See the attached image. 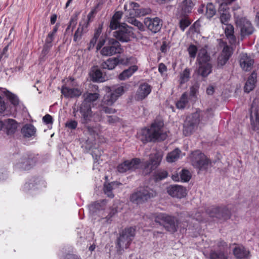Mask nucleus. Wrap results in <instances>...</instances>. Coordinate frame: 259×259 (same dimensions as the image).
<instances>
[{
	"label": "nucleus",
	"mask_w": 259,
	"mask_h": 259,
	"mask_svg": "<svg viewBox=\"0 0 259 259\" xmlns=\"http://www.w3.org/2000/svg\"><path fill=\"white\" fill-rule=\"evenodd\" d=\"M181 151L178 148L175 149L173 151L169 152L166 156V160L168 162L176 161L180 157Z\"/></svg>",
	"instance_id": "39"
},
{
	"label": "nucleus",
	"mask_w": 259,
	"mask_h": 259,
	"mask_svg": "<svg viewBox=\"0 0 259 259\" xmlns=\"http://www.w3.org/2000/svg\"><path fill=\"white\" fill-rule=\"evenodd\" d=\"M6 96L10 103L14 106H17L19 105V100L17 96L15 94L9 91H7L6 93Z\"/></svg>",
	"instance_id": "45"
},
{
	"label": "nucleus",
	"mask_w": 259,
	"mask_h": 259,
	"mask_svg": "<svg viewBox=\"0 0 259 259\" xmlns=\"http://www.w3.org/2000/svg\"><path fill=\"white\" fill-rule=\"evenodd\" d=\"M216 13L214 6L211 3L207 4L206 7L205 16L207 18L211 19Z\"/></svg>",
	"instance_id": "44"
},
{
	"label": "nucleus",
	"mask_w": 259,
	"mask_h": 259,
	"mask_svg": "<svg viewBox=\"0 0 259 259\" xmlns=\"http://www.w3.org/2000/svg\"><path fill=\"white\" fill-rule=\"evenodd\" d=\"M102 109V110L107 114H112L116 112V110L115 109H113L111 107H107V105H104L103 106V105H101Z\"/></svg>",
	"instance_id": "61"
},
{
	"label": "nucleus",
	"mask_w": 259,
	"mask_h": 259,
	"mask_svg": "<svg viewBox=\"0 0 259 259\" xmlns=\"http://www.w3.org/2000/svg\"><path fill=\"white\" fill-rule=\"evenodd\" d=\"M190 76V70L188 68H186L180 74V84H182L189 80Z\"/></svg>",
	"instance_id": "46"
},
{
	"label": "nucleus",
	"mask_w": 259,
	"mask_h": 259,
	"mask_svg": "<svg viewBox=\"0 0 259 259\" xmlns=\"http://www.w3.org/2000/svg\"><path fill=\"white\" fill-rule=\"evenodd\" d=\"M118 64H120L119 57L110 58L101 63V67L102 69L112 70Z\"/></svg>",
	"instance_id": "30"
},
{
	"label": "nucleus",
	"mask_w": 259,
	"mask_h": 259,
	"mask_svg": "<svg viewBox=\"0 0 259 259\" xmlns=\"http://www.w3.org/2000/svg\"><path fill=\"white\" fill-rule=\"evenodd\" d=\"M131 23L134 26L137 27V28L140 31H143L145 29L144 25L142 22L136 19L132 20Z\"/></svg>",
	"instance_id": "56"
},
{
	"label": "nucleus",
	"mask_w": 259,
	"mask_h": 259,
	"mask_svg": "<svg viewBox=\"0 0 259 259\" xmlns=\"http://www.w3.org/2000/svg\"><path fill=\"white\" fill-rule=\"evenodd\" d=\"M152 87L147 82L140 84L135 95V99L137 101H141L146 99L151 93Z\"/></svg>",
	"instance_id": "18"
},
{
	"label": "nucleus",
	"mask_w": 259,
	"mask_h": 259,
	"mask_svg": "<svg viewBox=\"0 0 259 259\" xmlns=\"http://www.w3.org/2000/svg\"><path fill=\"white\" fill-rule=\"evenodd\" d=\"M189 56L190 58L194 59L196 57L198 49L196 46L191 44L187 49Z\"/></svg>",
	"instance_id": "53"
},
{
	"label": "nucleus",
	"mask_w": 259,
	"mask_h": 259,
	"mask_svg": "<svg viewBox=\"0 0 259 259\" xmlns=\"http://www.w3.org/2000/svg\"><path fill=\"white\" fill-rule=\"evenodd\" d=\"M91 76L94 81L102 82L105 81V76L100 69L93 68L92 70Z\"/></svg>",
	"instance_id": "36"
},
{
	"label": "nucleus",
	"mask_w": 259,
	"mask_h": 259,
	"mask_svg": "<svg viewBox=\"0 0 259 259\" xmlns=\"http://www.w3.org/2000/svg\"><path fill=\"white\" fill-rule=\"evenodd\" d=\"M113 186L112 183H108L104 186V192L108 197L110 198H113L114 195L112 192Z\"/></svg>",
	"instance_id": "51"
},
{
	"label": "nucleus",
	"mask_w": 259,
	"mask_h": 259,
	"mask_svg": "<svg viewBox=\"0 0 259 259\" xmlns=\"http://www.w3.org/2000/svg\"><path fill=\"white\" fill-rule=\"evenodd\" d=\"M167 193L172 197L182 198L187 195L186 189L182 186L171 185L167 187Z\"/></svg>",
	"instance_id": "19"
},
{
	"label": "nucleus",
	"mask_w": 259,
	"mask_h": 259,
	"mask_svg": "<svg viewBox=\"0 0 259 259\" xmlns=\"http://www.w3.org/2000/svg\"><path fill=\"white\" fill-rule=\"evenodd\" d=\"M226 26L225 28V33L227 38L229 40L230 44L233 45L236 42V37L234 34V27L231 24H226Z\"/></svg>",
	"instance_id": "34"
},
{
	"label": "nucleus",
	"mask_w": 259,
	"mask_h": 259,
	"mask_svg": "<svg viewBox=\"0 0 259 259\" xmlns=\"http://www.w3.org/2000/svg\"><path fill=\"white\" fill-rule=\"evenodd\" d=\"M235 23L237 27L240 29L241 37L252 34L254 28L251 22L245 17L235 18Z\"/></svg>",
	"instance_id": "12"
},
{
	"label": "nucleus",
	"mask_w": 259,
	"mask_h": 259,
	"mask_svg": "<svg viewBox=\"0 0 259 259\" xmlns=\"http://www.w3.org/2000/svg\"><path fill=\"white\" fill-rule=\"evenodd\" d=\"M241 67L245 71H247L251 70L254 63L253 59L248 56L247 54L242 53L240 55L239 60Z\"/></svg>",
	"instance_id": "24"
},
{
	"label": "nucleus",
	"mask_w": 259,
	"mask_h": 259,
	"mask_svg": "<svg viewBox=\"0 0 259 259\" xmlns=\"http://www.w3.org/2000/svg\"><path fill=\"white\" fill-rule=\"evenodd\" d=\"M212 71V65L210 63L199 64L198 72L203 77L207 76Z\"/></svg>",
	"instance_id": "37"
},
{
	"label": "nucleus",
	"mask_w": 259,
	"mask_h": 259,
	"mask_svg": "<svg viewBox=\"0 0 259 259\" xmlns=\"http://www.w3.org/2000/svg\"><path fill=\"white\" fill-rule=\"evenodd\" d=\"M36 162L37 158L34 154L28 153L24 154L15 165L18 168L28 170L34 167Z\"/></svg>",
	"instance_id": "11"
},
{
	"label": "nucleus",
	"mask_w": 259,
	"mask_h": 259,
	"mask_svg": "<svg viewBox=\"0 0 259 259\" xmlns=\"http://www.w3.org/2000/svg\"><path fill=\"white\" fill-rule=\"evenodd\" d=\"M138 70V66L136 65H131L127 69L124 70L118 76L120 80H124L131 77L134 73Z\"/></svg>",
	"instance_id": "31"
},
{
	"label": "nucleus",
	"mask_w": 259,
	"mask_h": 259,
	"mask_svg": "<svg viewBox=\"0 0 259 259\" xmlns=\"http://www.w3.org/2000/svg\"><path fill=\"white\" fill-rule=\"evenodd\" d=\"M154 221L156 223L163 226L168 232L174 233L178 231L180 221L177 217L165 213L155 214Z\"/></svg>",
	"instance_id": "4"
},
{
	"label": "nucleus",
	"mask_w": 259,
	"mask_h": 259,
	"mask_svg": "<svg viewBox=\"0 0 259 259\" xmlns=\"http://www.w3.org/2000/svg\"><path fill=\"white\" fill-rule=\"evenodd\" d=\"M122 51V49L119 42L114 38H110L106 45L102 49L101 53L103 56H108L120 54Z\"/></svg>",
	"instance_id": "10"
},
{
	"label": "nucleus",
	"mask_w": 259,
	"mask_h": 259,
	"mask_svg": "<svg viewBox=\"0 0 259 259\" xmlns=\"http://www.w3.org/2000/svg\"><path fill=\"white\" fill-rule=\"evenodd\" d=\"M193 6L192 0H184L179 4L176 14L189 16L192 13Z\"/></svg>",
	"instance_id": "21"
},
{
	"label": "nucleus",
	"mask_w": 259,
	"mask_h": 259,
	"mask_svg": "<svg viewBox=\"0 0 259 259\" xmlns=\"http://www.w3.org/2000/svg\"><path fill=\"white\" fill-rule=\"evenodd\" d=\"M78 111L81 115V123L85 125L89 123L91 121L93 113L91 104L82 102L79 106Z\"/></svg>",
	"instance_id": "14"
},
{
	"label": "nucleus",
	"mask_w": 259,
	"mask_h": 259,
	"mask_svg": "<svg viewBox=\"0 0 259 259\" xmlns=\"http://www.w3.org/2000/svg\"><path fill=\"white\" fill-rule=\"evenodd\" d=\"M103 29V25L100 24L97 28L95 30L93 37L95 38L99 39Z\"/></svg>",
	"instance_id": "62"
},
{
	"label": "nucleus",
	"mask_w": 259,
	"mask_h": 259,
	"mask_svg": "<svg viewBox=\"0 0 259 259\" xmlns=\"http://www.w3.org/2000/svg\"><path fill=\"white\" fill-rule=\"evenodd\" d=\"M117 170L120 172H124L129 170L126 163H125V161L118 165Z\"/></svg>",
	"instance_id": "60"
},
{
	"label": "nucleus",
	"mask_w": 259,
	"mask_h": 259,
	"mask_svg": "<svg viewBox=\"0 0 259 259\" xmlns=\"http://www.w3.org/2000/svg\"><path fill=\"white\" fill-rule=\"evenodd\" d=\"M162 157V156L160 154L156 153L153 156L151 157L149 161H147L145 163V168L150 167L149 172L152 171L159 165Z\"/></svg>",
	"instance_id": "26"
},
{
	"label": "nucleus",
	"mask_w": 259,
	"mask_h": 259,
	"mask_svg": "<svg viewBox=\"0 0 259 259\" xmlns=\"http://www.w3.org/2000/svg\"><path fill=\"white\" fill-rule=\"evenodd\" d=\"M181 181L183 182H188L191 178L190 171L186 169H183L180 172Z\"/></svg>",
	"instance_id": "47"
},
{
	"label": "nucleus",
	"mask_w": 259,
	"mask_h": 259,
	"mask_svg": "<svg viewBox=\"0 0 259 259\" xmlns=\"http://www.w3.org/2000/svg\"><path fill=\"white\" fill-rule=\"evenodd\" d=\"M210 57L208 54L206 50L205 49L200 50L197 57V62L198 64L210 63Z\"/></svg>",
	"instance_id": "32"
},
{
	"label": "nucleus",
	"mask_w": 259,
	"mask_h": 259,
	"mask_svg": "<svg viewBox=\"0 0 259 259\" xmlns=\"http://www.w3.org/2000/svg\"><path fill=\"white\" fill-rule=\"evenodd\" d=\"M36 128L31 124H25L22 128V133L25 138H30L35 135Z\"/></svg>",
	"instance_id": "35"
},
{
	"label": "nucleus",
	"mask_w": 259,
	"mask_h": 259,
	"mask_svg": "<svg viewBox=\"0 0 259 259\" xmlns=\"http://www.w3.org/2000/svg\"><path fill=\"white\" fill-rule=\"evenodd\" d=\"M52 46V43L45 41L41 51V55L42 57H45L49 53Z\"/></svg>",
	"instance_id": "52"
},
{
	"label": "nucleus",
	"mask_w": 259,
	"mask_h": 259,
	"mask_svg": "<svg viewBox=\"0 0 259 259\" xmlns=\"http://www.w3.org/2000/svg\"><path fill=\"white\" fill-rule=\"evenodd\" d=\"M233 254L236 259H247L250 256V251L243 246L235 247Z\"/></svg>",
	"instance_id": "27"
},
{
	"label": "nucleus",
	"mask_w": 259,
	"mask_h": 259,
	"mask_svg": "<svg viewBox=\"0 0 259 259\" xmlns=\"http://www.w3.org/2000/svg\"><path fill=\"white\" fill-rule=\"evenodd\" d=\"M88 26H85V24L80 22L79 23L78 27L75 31L73 35V40L75 42L81 39L82 34L86 33L88 31Z\"/></svg>",
	"instance_id": "33"
},
{
	"label": "nucleus",
	"mask_w": 259,
	"mask_h": 259,
	"mask_svg": "<svg viewBox=\"0 0 259 259\" xmlns=\"http://www.w3.org/2000/svg\"><path fill=\"white\" fill-rule=\"evenodd\" d=\"M198 91V87L197 85H193L190 88V96L196 97V94Z\"/></svg>",
	"instance_id": "64"
},
{
	"label": "nucleus",
	"mask_w": 259,
	"mask_h": 259,
	"mask_svg": "<svg viewBox=\"0 0 259 259\" xmlns=\"http://www.w3.org/2000/svg\"><path fill=\"white\" fill-rule=\"evenodd\" d=\"M144 25L153 33L159 32L162 26V21L158 17L151 18L146 17L144 19Z\"/></svg>",
	"instance_id": "15"
},
{
	"label": "nucleus",
	"mask_w": 259,
	"mask_h": 259,
	"mask_svg": "<svg viewBox=\"0 0 259 259\" xmlns=\"http://www.w3.org/2000/svg\"><path fill=\"white\" fill-rule=\"evenodd\" d=\"M206 212L212 218L226 221L230 218L231 212L226 207L212 206L206 209Z\"/></svg>",
	"instance_id": "9"
},
{
	"label": "nucleus",
	"mask_w": 259,
	"mask_h": 259,
	"mask_svg": "<svg viewBox=\"0 0 259 259\" xmlns=\"http://www.w3.org/2000/svg\"><path fill=\"white\" fill-rule=\"evenodd\" d=\"M140 162V159L137 158H133L131 160H125V163H126L129 170L137 168Z\"/></svg>",
	"instance_id": "48"
},
{
	"label": "nucleus",
	"mask_w": 259,
	"mask_h": 259,
	"mask_svg": "<svg viewBox=\"0 0 259 259\" xmlns=\"http://www.w3.org/2000/svg\"><path fill=\"white\" fill-rule=\"evenodd\" d=\"M120 64L124 66H128L130 65H136L137 63V59L133 56L126 58H119Z\"/></svg>",
	"instance_id": "43"
},
{
	"label": "nucleus",
	"mask_w": 259,
	"mask_h": 259,
	"mask_svg": "<svg viewBox=\"0 0 259 259\" xmlns=\"http://www.w3.org/2000/svg\"><path fill=\"white\" fill-rule=\"evenodd\" d=\"M124 92V88L122 86L116 88L112 92H108L104 96L101 105L112 106Z\"/></svg>",
	"instance_id": "13"
},
{
	"label": "nucleus",
	"mask_w": 259,
	"mask_h": 259,
	"mask_svg": "<svg viewBox=\"0 0 259 259\" xmlns=\"http://www.w3.org/2000/svg\"><path fill=\"white\" fill-rule=\"evenodd\" d=\"M168 172L165 170H158L153 176V180L155 182H159L167 178Z\"/></svg>",
	"instance_id": "42"
},
{
	"label": "nucleus",
	"mask_w": 259,
	"mask_h": 259,
	"mask_svg": "<svg viewBox=\"0 0 259 259\" xmlns=\"http://www.w3.org/2000/svg\"><path fill=\"white\" fill-rule=\"evenodd\" d=\"M77 125H78V122L76 120H72V119L68 120L65 123V127H66L70 130L76 129V128L77 126Z\"/></svg>",
	"instance_id": "55"
},
{
	"label": "nucleus",
	"mask_w": 259,
	"mask_h": 259,
	"mask_svg": "<svg viewBox=\"0 0 259 259\" xmlns=\"http://www.w3.org/2000/svg\"><path fill=\"white\" fill-rule=\"evenodd\" d=\"M107 213L108 214L106 215L105 214H102L100 220H105L106 224H111L113 221L112 218L117 213V209L116 207H111Z\"/></svg>",
	"instance_id": "38"
},
{
	"label": "nucleus",
	"mask_w": 259,
	"mask_h": 259,
	"mask_svg": "<svg viewBox=\"0 0 259 259\" xmlns=\"http://www.w3.org/2000/svg\"><path fill=\"white\" fill-rule=\"evenodd\" d=\"M138 138L144 143L161 142L167 137L166 132L164 130V123L161 121H155L149 128L143 127L137 133Z\"/></svg>",
	"instance_id": "1"
},
{
	"label": "nucleus",
	"mask_w": 259,
	"mask_h": 259,
	"mask_svg": "<svg viewBox=\"0 0 259 259\" xmlns=\"http://www.w3.org/2000/svg\"><path fill=\"white\" fill-rule=\"evenodd\" d=\"M134 35L133 28L125 23H122L119 29L113 32V36L116 40L122 42H129L134 37Z\"/></svg>",
	"instance_id": "8"
},
{
	"label": "nucleus",
	"mask_w": 259,
	"mask_h": 259,
	"mask_svg": "<svg viewBox=\"0 0 259 259\" xmlns=\"http://www.w3.org/2000/svg\"><path fill=\"white\" fill-rule=\"evenodd\" d=\"M61 94L65 98H78L82 93V90L79 88H70L65 85L62 86L61 90Z\"/></svg>",
	"instance_id": "20"
},
{
	"label": "nucleus",
	"mask_w": 259,
	"mask_h": 259,
	"mask_svg": "<svg viewBox=\"0 0 259 259\" xmlns=\"http://www.w3.org/2000/svg\"><path fill=\"white\" fill-rule=\"evenodd\" d=\"M200 26V22L197 20L190 26L189 30L192 32H197L199 30Z\"/></svg>",
	"instance_id": "59"
},
{
	"label": "nucleus",
	"mask_w": 259,
	"mask_h": 259,
	"mask_svg": "<svg viewBox=\"0 0 259 259\" xmlns=\"http://www.w3.org/2000/svg\"><path fill=\"white\" fill-rule=\"evenodd\" d=\"M77 23V15L72 16L69 21L67 27L66 29V32H67L71 28V32H73L74 28Z\"/></svg>",
	"instance_id": "49"
},
{
	"label": "nucleus",
	"mask_w": 259,
	"mask_h": 259,
	"mask_svg": "<svg viewBox=\"0 0 259 259\" xmlns=\"http://www.w3.org/2000/svg\"><path fill=\"white\" fill-rule=\"evenodd\" d=\"M122 25V23L120 24L119 21L111 18L110 22L109 28L111 30H118Z\"/></svg>",
	"instance_id": "54"
},
{
	"label": "nucleus",
	"mask_w": 259,
	"mask_h": 259,
	"mask_svg": "<svg viewBox=\"0 0 259 259\" xmlns=\"http://www.w3.org/2000/svg\"><path fill=\"white\" fill-rule=\"evenodd\" d=\"M107 204L106 199L100 200L93 202L90 205V210L93 213H97L103 211V213H105V209Z\"/></svg>",
	"instance_id": "25"
},
{
	"label": "nucleus",
	"mask_w": 259,
	"mask_h": 259,
	"mask_svg": "<svg viewBox=\"0 0 259 259\" xmlns=\"http://www.w3.org/2000/svg\"><path fill=\"white\" fill-rule=\"evenodd\" d=\"M250 122L254 131L259 129V102L256 104L255 101L252 103L250 108Z\"/></svg>",
	"instance_id": "17"
},
{
	"label": "nucleus",
	"mask_w": 259,
	"mask_h": 259,
	"mask_svg": "<svg viewBox=\"0 0 259 259\" xmlns=\"http://www.w3.org/2000/svg\"><path fill=\"white\" fill-rule=\"evenodd\" d=\"M4 128L3 131L5 132L7 135L11 136L13 135L17 128V122L13 119H8L4 121Z\"/></svg>",
	"instance_id": "23"
},
{
	"label": "nucleus",
	"mask_w": 259,
	"mask_h": 259,
	"mask_svg": "<svg viewBox=\"0 0 259 259\" xmlns=\"http://www.w3.org/2000/svg\"><path fill=\"white\" fill-rule=\"evenodd\" d=\"M212 248L209 254L210 259H227L225 251L227 249L228 244L225 241L221 239L215 241Z\"/></svg>",
	"instance_id": "7"
},
{
	"label": "nucleus",
	"mask_w": 259,
	"mask_h": 259,
	"mask_svg": "<svg viewBox=\"0 0 259 259\" xmlns=\"http://www.w3.org/2000/svg\"><path fill=\"white\" fill-rule=\"evenodd\" d=\"M213 116V111L211 108L205 111H197L192 113L191 117L187 118L184 125V134L185 136L190 135L197 127L200 122L204 124Z\"/></svg>",
	"instance_id": "2"
},
{
	"label": "nucleus",
	"mask_w": 259,
	"mask_h": 259,
	"mask_svg": "<svg viewBox=\"0 0 259 259\" xmlns=\"http://www.w3.org/2000/svg\"><path fill=\"white\" fill-rule=\"evenodd\" d=\"M191 161L193 166L199 171H206L211 164L210 160L199 150L192 153Z\"/></svg>",
	"instance_id": "6"
},
{
	"label": "nucleus",
	"mask_w": 259,
	"mask_h": 259,
	"mask_svg": "<svg viewBox=\"0 0 259 259\" xmlns=\"http://www.w3.org/2000/svg\"><path fill=\"white\" fill-rule=\"evenodd\" d=\"M176 17L179 20V26L182 31H184L192 23V21L189 15L176 14Z\"/></svg>",
	"instance_id": "29"
},
{
	"label": "nucleus",
	"mask_w": 259,
	"mask_h": 259,
	"mask_svg": "<svg viewBox=\"0 0 259 259\" xmlns=\"http://www.w3.org/2000/svg\"><path fill=\"white\" fill-rule=\"evenodd\" d=\"M136 229L133 227H126L119 233L117 238V246L123 249L127 248L135 236Z\"/></svg>",
	"instance_id": "5"
},
{
	"label": "nucleus",
	"mask_w": 259,
	"mask_h": 259,
	"mask_svg": "<svg viewBox=\"0 0 259 259\" xmlns=\"http://www.w3.org/2000/svg\"><path fill=\"white\" fill-rule=\"evenodd\" d=\"M233 54V49L228 45H225L222 50L221 55L218 58V64L224 65L229 60Z\"/></svg>",
	"instance_id": "22"
},
{
	"label": "nucleus",
	"mask_w": 259,
	"mask_h": 259,
	"mask_svg": "<svg viewBox=\"0 0 259 259\" xmlns=\"http://www.w3.org/2000/svg\"><path fill=\"white\" fill-rule=\"evenodd\" d=\"M219 2L221 3L219 12L220 13V21L222 23L226 25L228 24V21L230 20V15L228 10L229 8L228 5L231 4L236 0H218Z\"/></svg>",
	"instance_id": "16"
},
{
	"label": "nucleus",
	"mask_w": 259,
	"mask_h": 259,
	"mask_svg": "<svg viewBox=\"0 0 259 259\" xmlns=\"http://www.w3.org/2000/svg\"><path fill=\"white\" fill-rule=\"evenodd\" d=\"M102 152L98 148H95L94 150H93L92 152V155L93 158H94L95 162H98L99 159L101 156Z\"/></svg>",
	"instance_id": "57"
},
{
	"label": "nucleus",
	"mask_w": 259,
	"mask_h": 259,
	"mask_svg": "<svg viewBox=\"0 0 259 259\" xmlns=\"http://www.w3.org/2000/svg\"><path fill=\"white\" fill-rule=\"evenodd\" d=\"M257 74L254 71L248 77L244 87V92L249 93L252 91L255 87L257 81Z\"/></svg>",
	"instance_id": "28"
},
{
	"label": "nucleus",
	"mask_w": 259,
	"mask_h": 259,
	"mask_svg": "<svg viewBox=\"0 0 259 259\" xmlns=\"http://www.w3.org/2000/svg\"><path fill=\"white\" fill-rule=\"evenodd\" d=\"M42 120L47 124H52L53 122L52 116L48 114L43 117Z\"/></svg>",
	"instance_id": "63"
},
{
	"label": "nucleus",
	"mask_w": 259,
	"mask_h": 259,
	"mask_svg": "<svg viewBox=\"0 0 259 259\" xmlns=\"http://www.w3.org/2000/svg\"><path fill=\"white\" fill-rule=\"evenodd\" d=\"M188 103V94L186 92H185L182 94L180 100L177 101L176 105L177 108L182 109L185 108Z\"/></svg>",
	"instance_id": "40"
},
{
	"label": "nucleus",
	"mask_w": 259,
	"mask_h": 259,
	"mask_svg": "<svg viewBox=\"0 0 259 259\" xmlns=\"http://www.w3.org/2000/svg\"><path fill=\"white\" fill-rule=\"evenodd\" d=\"M157 195L155 191L148 187L137 188L130 196L131 202L140 205L148 202Z\"/></svg>",
	"instance_id": "3"
},
{
	"label": "nucleus",
	"mask_w": 259,
	"mask_h": 259,
	"mask_svg": "<svg viewBox=\"0 0 259 259\" xmlns=\"http://www.w3.org/2000/svg\"><path fill=\"white\" fill-rule=\"evenodd\" d=\"M130 7L131 8L133 9L134 11H135V15H139L141 13V12L139 11V8L140 7V5L135 2H131L130 3Z\"/></svg>",
	"instance_id": "58"
},
{
	"label": "nucleus",
	"mask_w": 259,
	"mask_h": 259,
	"mask_svg": "<svg viewBox=\"0 0 259 259\" xmlns=\"http://www.w3.org/2000/svg\"><path fill=\"white\" fill-rule=\"evenodd\" d=\"M99 94L97 93H87L83 95L84 100L83 102L91 104V103L97 101L99 98Z\"/></svg>",
	"instance_id": "41"
},
{
	"label": "nucleus",
	"mask_w": 259,
	"mask_h": 259,
	"mask_svg": "<svg viewBox=\"0 0 259 259\" xmlns=\"http://www.w3.org/2000/svg\"><path fill=\"white\" fill-rule=\"evenodd\" d=\"M96 14L97 12L95 10H91L90 12L87 15V19L82 21V23L85 24V26H89L90 23L93 21Z\"/></svg>",
	"instance_id": "50"
}]
</instances>
